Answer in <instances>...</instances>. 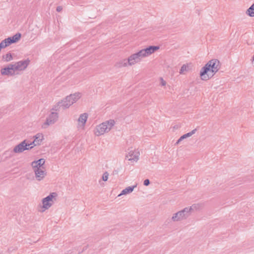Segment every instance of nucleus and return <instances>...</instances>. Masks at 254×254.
<instances>
[{
  "label": "nucleus",
  "instance_id": "nucleus-1",
  "mask_svg": "<svg viewBox=\"0 0 254 254\" xmlns=\"http://www.w3.org/2000/svg\"><path fill=\"white\" fill-rule=\"evenodd\" d=\"M220 62L217 59H212L209 61L200 71V76L203 80L210 79L220 69Z\"/></svg>",
  "mask_w": 254,
  "mask_h": 254
},
{
  "label": "nucleus",
  "instance_id": "nucleus-2",
  "mask_svg": "<svg viewBox=\"0 0 254 254\" xmlns=\"http://www.w3.org/2000/svg\"><path fill=\"white\" fill-rule=\"evenodd\" d=\"M199 205L198 204H193L190 207H186L183 210L175 213L172 217V220L173 221H179L188 218L191 214V212L194 209H197L199 208Z\"/></svg>",
  "mask_w": 254,
  "mask_h": 254
},
{
  "label": "nucleus",
  "instance_id": "nucleus-3",
  "mask_svg": "<svg viewBox=\"0 0 254 254\" xmlns=\"http://www.w3.org/2000/svg\"><path fill=\"white\" fill-rule=\"evenodd\" d=\"M80 97L81 93L79 92L70 94L62 100L61 102H59V104H61L60 107H62L63 109L68 108Z\"/></svg>",
  "mask_w": 254,
  "mask_h": 254
},
{
  "label": "nucleus",
  "instance_id": "nucleus-4",
  "mask_svg": "<svg viewBox=\"0 0 254 254\" xmlns=\"http://www.w3.org/2000/svg\"><path fill=\"white\" fill-rule=\"evenodd\" d=\"M159 49L158 46H149V47L142 49L136 53V56L140 61L143 58L149 56Z\"/></svg>",
  "mask_w": 254,
  "mask_h": 254
},
{
  "label": "nucleus",
  "instance_id": "nucleus-5",
  "mask_svg": "<svg viewBox=\"0 0 254 254\" xmlns=\"http://www.w3.org/2000/svg\"><path fill=\"white\" fill-rule=\"evenodd\" d=\"M111 129V120H109L97 126L95 134L99 136L108 132Z\"/></svg>",
  "mask_w": 254,
  "mask_h": 254
},
{
  "label": "nucleus",
  "instance_id": "nucleus-6",
  "mask_svg": "<svg viewBox=\"0 0 254 254\" xmlns=\"http://www.w3.org/2000/svg\"><path fill=\"white\" fill-rule=\"evenodd\" d=\"M57 196L56 192H52L42 200L43 208L45 209L49 208L52 205L53 199Z\"/></svg>",
  "mask_w": 254,
  "mask_h": 254
},
{
  "label": "nucleus",
  "instance_id": "nucleus-7",
  "mask_svg": "<svg viewBox=\"0 0 254 254\" xmlns=\"http://www.w3.org/2000/svg\"><path fill=\"white\" fill-rule=\"evenodd\" d=\"M27 146L26 145V140H24L14 147L13 152L15 153H20L25 150H30L33 147V146H31L30 148H28Z\"/></svg>",
  "mask_w": 254,
  "mask_h": 254
},
{
  "label": "nucleus",
  "instance_id": "nucleus-8",
  "mask_svg": "<svg viewBox=\"0 0 254 254\" xmlns=\"http://www.w3.org/2000/svg\"><path fill=\"white\" fill-rule=\"evenodd\" d=\"M58 114L56 112H52L47 118L46 121L42 125L43 128H46L48 126L54 124L58 120Z\"/></svg>",
  "mask_w": 254,
  "mask_h": 254
},
{
  "label": "nucleus",
  "instance_id": "nucleus-9",
  "mask_svg": "<svg viewBox=\"0 0 254 254\" xmlns=\"http://www.w3.org/2000/svg\"><path fill=\"white\" fill-rule=\"evenodd\" d=\"M30 62L28 59L24 61H19L13 64L14 65V68L15 71L24 70L28 66Z\"/></svg>",
  "mask_w": 254,
  "mask_h": 254
},
{
  "label": "nucleus",
  "instance_id": "nucleus-10",
  "mask_svg": "<svg viewBox=\"0 0 254 254\" xmlns=\"http://www.w3.org/2000/svg\"><path fill=\"white\" fill-rule=\"evenodd\" d=\"M15 71L13 64H9L6 67L2 68L0 70V73L2 75L12 76L15 74Z\"/></svg>",
  "mask_w": 254,
  "mask_h": 254
},
{
  "label": "nucleus",
  "instance_id": "nucleus-11",
  "mask_svg": "<svg viewBox=\"0 0 254 254\" xmlns=\"http://www.w3.org/2000/svg\"><path fill=\"white\" fill-rule=\"evenodd\" d=\"M35 174V176L37 180L41 181L42 180L46 175V172L45 169L42 168H37V169H33Z\"/></svg>",
  "mask_w": 254,
  "mask_h": 254
},
{
  "label": "nucleus",
  "instance_id": "nucleus-12",
  "mask_svg": "<svg viewBox=\"0 0 254 254\" xmlns=\"http://www.w3.org/2000/svg\"><path fill=\"white\" fill-rule=\"evenodd\" d=\"M128 154L126 155V158L128 160L137 161L138 159V153L134 152V150L131 148L130 149H128Z\"/></svg>",
  "mask_w": 254,
  "mask_h": 254
},
{
  "label": "nucleus",
  "instance_id": "nucleus-13",
  "mask_svg": "<svg viewBox=\"0 0 254 254\" xmlns=\"http://www.w3.org/2000/svg\"><path fill=\"white\" fill-rule=\"evenodd\" d=\"M45 163V160L43 158H41L36 161H34L31 163V166L33 169H37V168L45 169L43 166Z\"/></svg>",
  "mask_w": 254,
  "mask_h": 254
},
{
  "label": "nucleus",
  "instance_id": "nucleus-14",
  "mask_svg": "<svg viewBox=\"0 0 254 254\" xmlns=\"http://www.w3.org/2000/svg\"><path fill=\"white\" fill-rule=\"evenodd\" d=\"M140 61L137 58V56H136L135 53L130 55L127 59L128 64L129 65H133L135 63H138Z\"/></svg>",
  "mask_w": 254,
  "mask_h": 254
},
{
  "label": "nucleus",
  "instance_id": "nucleus-15",
  "mask_svg": "<svg viewBox=\"0 0 254 254\" xmlns=\"http://www.w3.org/2000/svg\"><path fill=\"white\" fill-rule=\"evenodd\" d=\"M14 43L12 39L10 37H8L7 38L5 39L2 40L0 43V46H1V48H4L6 47L9 46L10 45Z\"/></svg>",
  "mask_w": 254,
  "mask_h": 254
},
{
  "label": "nucleus",
  "instance_id": "nucleus-16",
  "mask_svg": "<svg viewBox=\"0 0 254 254\" xmlns=\"http://www.w3.org/2000/svg\"><path fill=\"white\" fill-rule=\"evenodd\" d=\"M196 129H193L192 131H191L190 132H189L187 133H186L184 135H183L182 136H181L180 138L177 140V142L176 143V144H179L181 141H182L183 139H185V138H187V137H190L191 136L192 134H194L195 132H196Z\"/></svg>",
  "mask_w": 254,
  "mask_h": 254
},
{
  "label": "nucleus",
  "instance_id": "nucleus-17",
  "mask_svg": "<svg viewBox=\"0 0 254 254\" xmlns=\"http://www.w3.org/2000/svg\"><path fill=\"white\" fill-rule=\"evenodd\" d=\"M88 114L87 113H83L80 115L78 121L79 124H81V126H84L87 121Z\"/></svg>",
  "mask_w": 254,
  "mask_h": 254
},
{
  "label": "nucleus",
  "instance_id": "nucleus-18",
  "mask_svg": "<svg viewBox=\"0 0 254 254\" xmlns=\"http://www.w3.org/2000/svg\"><path fill=\"white\" fill-rule=\"evenodd\" d=\"M135 187H136L135 186H129L126 188L121 191V192L118 195V196H120L122 195H126L131 192L133 190Z\"/></svg>",
  "mask_w": 254,
  "mask_h": 254
},
{
  "label": "nucleus",
  "instance_id": "nucleus-19",
  "mask_svg": "<svg viewBox=\"0 0 254 254\" xmlns=\"http://www.w3.org/2000/svg\"><path fill=\"white\" fill-rule=\"evenodd\" d=\"M34 140H36V144L40 145L43 139V135L41 133H38L34 136Z\"/></svg>",
  "mask_w": 254,
  "mask_h": 254
},
{
  "label": "nucleus",
  "instance_id": "nucleus-20",
  "mask_svg": "<svg viewBox=\"0 0 254 254\" xmlns=\"http://www.w3.org/2000/svg\"><path fill=\"white\" fill-rule=\"evenodd\" d=\"M246 14L250 17H254V3L247 10Z\"/></svg>",
  "mask_w": 254,
  "mask_h": 254
},
{
  "label": "nucleus",
  "instance_id": "nucleus-21",
  "mask_svg": "<svg viewBox=\"0 0 254 254\" xmlns=\"http://www.w3.org/2000/svg\"><path fill=\"white\" fill-rule=\"evenodd\" d=\"M2 59L5 62H9L13 59V57L11 53H7L6 55L2 56Z\"/></svg>",
  "mask_w": 254,
  "mask_h": 254
},
{
  "label": "nucleus",
  "instance_id": "nucleus-22",
  "mask_svg": "<svg viewBox=\"0 0 254 254\" xmlns=\"http://www.w3.org/2000/svg\"><path fill=\"white\" fill-rule=\"evenodd\" d=\"M21 37V34L20 33H17L15 35H14L13 36L10 37L12 39L13 42L14 43H16L18 42L20 38Z\"/></svg>",
  "mask_w": 254,
  "mask_h": 254
},
{
  "label": "nucleus",
  "instance_id": "nucleus-23",
  "mask_svg": "<svg viewBox=\"0 0 254 254\" xmlns=\"http://www.w3.org/2000/svg\"><path fill=\"white\" fill-rule=\"evenodd\" d=\"M188 66L187 65H186V64H183L180 70V73L183 74L184 71L188 70Z\"/></svg>",
  "mask_w": 254,
  "mask_h": 254
},
{
  "label": "nucleus",
  "instance_id": "nucleus-24",
  "mask_svg": "<svg viewBox=\"0 0 254 254\" xmlns=\"http://www.w3.org/2000/svg\"><path fill=\"white\" fill-rule=\"evenodd\" d=\"M108 176H109V174L107 172H105L103 174V176H102V180L103 181H107L108 179Z\"/></svg>",
  "mask_w": 254,
  "mask_h": 254
},
{
  "label": "nucleus",
  "instance_id": "nucleus-25",
  "mask_svg": "<svg viewBox=\"0 0 254 254\" xmlns=\"http://www.w3.org/2000/svg\"><path fill=\"white\" fill-rule=\"evenodd\" d=\"M61 104H59V102L58 103L57 105L55 106L54 108H53L52 109L53 110L57 111L60 108L62 107H60Z\"/></svg>",
  "mask_w": 254,
  "mask_h": 254
},
{
  "label": "nucleus",
  "instance_id": "nucleus-26",
  "mask_svg": "<svg viewBox=\"0 0 254 254\" xmlns=\"http://www.w3.org/2000/svg\"><path fill=\"white\" fill-rule=\"evenodd\" d=\"M150 181L149 179H145L143 182V185L145 186H147L150 184Z\"/></svg>",
  "mask_w": 254,
  "mask_h": 254
},
{
  "label": "nucleus",
  "instance_id": "nucleus-27",
  "mask_svg": "<svg viewBox=\"0 0 254 254\" xmlns=\"http://www.w3.org/2000/svg\"><path fill=\"white\" fill-rule=\"evenodd\" d=\"M62 9H63V7L61 6H58L57 7L56 10L58 12H61L62 10Z\"/></svg>",
  "mask_w": 254,
  "mask_h": 254
},
{
  "label": "nucleus",
  "instance_id": "nucleus-28",
  "mask_svg": "<svg viewBox=\"0 0 254 254\" xmlns=\"http://www.w3.org/2000/svg\"><path fill=\"white\" fill-rule=\"evenodd\" d=\"M36 140H34L32 142H30L29 144H30V146L32 145H33V146H36L38 144H36Z\"/></svg>",
  "mask_w": 254,
  "mask_h": 254
},
{
  "label": "nucleus",
  "instance_id": "nucleus-29",
  "mask_svg": "<svg viewBox=\"0 0 254 254\" xmlns=\"http://www.w3.org/2000/svg\"><path fill=\"white\" fill-rule=\"evenodd\" d=\"M161 80H162V81H161V84H162V86H164V85H166V81H164V80L163 79V78H161Z\"/></svg>",
  "mask_w": 254,
  "mask_h": 254
},
{
  "label": "nucleus",
  "instance_id": "nucleus-30",
  "mask_svg": "<svg viewBox=\"0 0 254 254\" xmlns=\"http://www.w3.org/2000/svg\"><path fill=\"white\" fill-rule=\"evenodd\" d=\"M119 172V170H115L113 172V174H118Z\"/></svg>",
  "mask_w": 254,
  "mask_h": 254
},
{
  "label": "nucleus",
  "instance_id": "nucleus-31",
  "mask_svg": "<svg viewBox=\"0 0 254 254\" xmlns=\"http://www.w3.org/2000/svg\"><path fill=\"white\" fill-rule=\"evenodd\" d=\"M26 145H28L27 147H28V148H30L31 147V146H30L29 143L27 142V141H26Z\"/></svg>",
  "mask_w": 254,
  "mask_h": 254
},
{
  "label": "nucleus",
  "instance_id": "nucleus-32",
  "mask_svg": "<svg viewBox=\"0 0 254 254\" xmlns=\"http://www.w3.org/2000/svg\"><path fill=\"white\" fill-rule=\"evenodd\" d=\"M115 124V122L114 120H112V127L114 126Z\"/></svg>",
  "mask_w": 254,
  "mask_h": 254
},
{
  "label": "nucleus",
  "instance_id": "nucleus-33",
  "mask_svg": "<svg viewBox=\"0 0 254 254\" xmlns=\"http://www.w3.org/2000/svg\"><path fill=\"white\" fill-rule=\"evenodd\" d=\"M253 61H254V56H253Z\"/></svg>",
  "mask_w": 254,
  "mask_h": 254
}]
</instances>
